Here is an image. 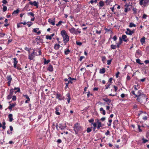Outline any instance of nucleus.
I'll return each instance as SVG.
<instances>
[{
  "label": "nucleus",
  "mask_w": 149,
  "mask_h": 149,
  "mask_svg": "<svg viewBox=\"0 0 149 149\" xmlns=\"http://www.w3.org/2000/svg\"><path fill=\"white\" fill-rule=\"evenodd\" d=\"M61 34L63 38L64 42L65 45L69 41V37L67 35L66 31L64 30H63L61 31Z\"/></svg>",
  "instance_id": "obj_1"
},
{
  "label": "nucleus",
  "mask_w": 149,
  "mask_h": 149,
  "mask_svg": "<svg viewBox=\"0 0 149 149\" xmlns=\"http://www.w3.org/2000/svg\"><path fill=\"white\" fill-rule=\"evenodd\" d=\"M135 97H137V100L140 103L146 102L147 99L146 96L143 94L135 95Z\"/></svg>",
  "instance_id": "obj_2"
},
{
  "label": "nucleus",
  "mask_w": 149,
  "mask_h": 149,
  "mask_svg": "<svg viewBox=\"0 0 149 149\" xmlns=\"http://www.w3.org/2000/svg\"><path fill=\"white\" fill-rule=\"evenodd\" d=\"M75 133L77 134L79 133H80L83 130V128L79 124L77 123L74 125L73 127Z\"/></svg>",
  "instance_id": "obj_3"
},
{
  "label": "nucleus",
  "mask_w": 149,
  "mask_h": 149,
  "mask_svg": "<svg viewBox=\"0 0 149 149\" xmlns=\"http://www.w3.org/2000/svg\"><path fill=\"white\" fill-rule=\"evenodd\" d=\"M69 31L70 32L73 34H74L75 35H78V33H81V31L80 30H80H77L78 29H76L74 28V27H72L71 29H68Z\"/></svg>",
  "instance_id": "obj_4"
},
{
  "label": "nucleus",
  "mask_w": 149,
  "mask_h": 149,
  "mask_svg": "<svg viewBox=\"0 0 149 149\" xmlns=\"http://www.w3.org/2000/svg\"><path fill=\"white\" fill-rule=\"evenodd\" d=\"M149 2V0H140L139 4L140 5L142 6L143 7H145L148 6Z\"/></svg>",
  "instance_id": "obj_5"
},
{
  "label": "nucleus",
  "mask_w": 149,
  "mask_h": 149,
  "mask_svg": "<svg viewBox=\"0 0 149 149\" xmlns=\"http://www.w3.org/2000/svg\"><path fill=\"white\" fill-rule=\"evenodd\" d=\"M134 30H133L131 31L128 28L127 29V31L125 32V33L127 35H131L134 33Z\"/></svg>",
  "instance_id": "obj_6"
},
{
  "label": "nucleus",
  "mask_w": 149,
  "mask_h": 149,
  "mask_svg": "<svg viewBox=\"0 0 149 149\" xmlns=\"http://www.w3.org/2000/svg\"><path fill=\"white\" fill-rule=\"evenodd\" d=\"M29 3L31 5L36 6V8H38V5L39 3L38 2H37L36 1H34L33 2H32L31 1H30L29 2Z\"/></svg>",
  "instance_id": "obj_7"
},
{
  "label": "nucleus",
  "mask_w": 149,
  "mask_h": 149,
  "mask_svg": "<svg viewBox=\"0 0 149 149\" xmlns=\"http://www.w3.org/2000/svg\"><path fill=\"white\" fill-rule=\"evenodd\" d=\"M14 92V91L13 89H11L10 90V93L7 96V98L8 100L10 99L12 97V96Z\"/></svg>",
  "instance_id": "obj_8"
},
{
  "label": "nucleus",
  "mask_w": 149,
  "mask_h": 149,
  "mask_svg": "<svg viewBox=\"0 0 149 149\" xmlns=\"http://www.w3.org/2000/svg\"><path fill=\"white\" fill-rule=\"evenodd\" d=\"M142 52L139 49L136 51V52L135 55L137 57H139L142 55Z\"/></svg>",
  "instance_id": "obj_9"
},
{
  "label": "nucleus",
  "mask_w": 149,
  "mask_h": 149,
  "mask_svg": "<svg viewBox=\"0 0 149 149\" xmlns=\"http://www.w3.org/2000/svg\"><path fill=\"white\" fill-rule=\"evenodd\" d=\"M8 81V86H10V83L11 81L12 80V78L11 75H9L7 76L6 77Z\"/></svg>",
  "instance_id": "obj_10"
},
{
  "label": "nucleus",
  "mask_w": 149,
  "mask_h": 149,
  "mask_svg": "<svg viewBox=\"0 0 149 149\" xmlns=\"http://www.w3.org/2000/svg\"><path fill=\"white\" fill-rule=\"evenodd\" d=\"M55 18H54L53 19L51 18H49L48 20V22L50 24H52L53 25H54L55 24Z\"/></svg>",
  "instance_id": "obj_11"
},
{
  "label": "nucleus",
  "mask_w": 149,
  "mask_h": 149,
  "mask_svg": "<svg viewBox=\"0 0 149 149\" xmlns=\"http://www.w3.org/2000/svg\"><path fill=\"white\" fill-rule=\"evenodd\" d=\"M122 42V39L120 37L119 38V41L118 42L116 43V46H117V47L118 48H119L120 45L121 44Z\"/></svg>",
  "instance_id": "obj_12"
},
{
  "label": "nucleus",
  "mask_w": 149,
  "mask_h": 149,
  "mask_svg": "<svg viewBox=\"0 0 149 149\" xmlns=\"http://www.w3.org/2000/svg\"><path fill=\"white\" fill-rule=\"evenodd\" d=\"M33 31L36 33L38 35H39L41 33V31L39 30V29L38 28L33 29Z\"/></svg>",
  "instance_id": "obj_13"
},
{
  "label": "nucleus",
  "mask_w": 149,
  "mask_h": 149,
  "mask_svg": "<svg viewBox=\"0 0 149 149\" xmlns=\"http://www.w3.org/2000/svg\"><path fill=\"white\" fill-rule=\"evenodd\" d=\"M122 39L124 42H126L128 41V39L127 36L125 35H123L122 36Z\"/></svg>",
  "instance_id": "obj_14"
},
{
  "label": "nucleus",
  "mask_w": 149,
  "mask_h": 149,
  "mask_svg": "<svg viewBox=\"0 0 149 149\" xmlns=\"http://www.w3.org/2000/svg\"><path fill=\"white\" fill-rule=\"evenodd\" d=\"M145 37L143 36L140 39V42L142 45H143L145 43Z\"/></svg>",
  "instance_id": "obj_15"
},
{
  "label": "nucleus",
  "mask_w": 149,
  "mask_h": 149,
  "mask_svg": "<svg viewBox=\"0 0 149 149\" xmlns=\"http://www.w3.org/2000/svg\"><path fill=\"white\" fill-rule=\"evenodd\" d=\"M103 100L104 101L107 102V104L108 105L110 103L111 101V100H110L107 98H103Z\"/></svg>",
  "instance_id": "obj_16"
},
{
  "label": "nucleus",
  "mask_w": 149,
  "mask_h": 149,
  "mask_svg": "<svg viewBox=\"0 0 149 149\" xmlns=\"http://www.w3.org/2000/svg\"><path fill=\"white\" fill-rule=\"evenodd\" d=\"M70 50L68 49H66L64 50V54L65 55H67L70 54Z\"/></svg>",
  "instance_id": "obj_17"
},
{
  "label": "nucleus",
  "mask_w": 149,
  "mask_h": 149,
  "mask_svg": "<svg viewBox=\"0 0 149 149\" xmlns=\"http://www.w3.org/2000/svg\"><path fill=\"white\" fill-rule=\"evenodd\" d=\"M60 45L58 44H56L54 46V48L55 50H58L59 49Z\"/></svg>",
  "instance_id": "obj_18"
},
{
  "label": "nucleus",
  "mask_w": 149,
  "mask_h": 149,
  "mask_svg": "<svg viewBox=\"0 0 149 149\" xmlns=\"http://www.w3.org/2000/svg\"><path fill=\"white\" fill-rule=\"evenodd\" d=\"M129 6L128 5H127V4H126L125 5V8L124 10V11L125 12H127L128 11L130 10V8H128V7Z\"/></svg>",
  "instance_id": "obj_19"
},
{
  "label": "nucleus",
  "mask_w": 149,
  "mask_h": 149,
  "mask_svg": "<svg viewBox=\"0 0 149 149\" xmlns=\"http://www.w3.org/2000/svg\"><path fill=\"white\" fill-rule=\"evenodd\" d=\"M8 118L9 119V121L12 122L13 120V115L12 114H10L8 115Z\"/></svg>",
  "instance_id": "obj_20"
},
{
  "label": "nucleus",
  "mask_w": 149,
  "mask_h": 149,
  "mask_svg": "<svg viewBox=\"0 0 149 149\" xmlns=\"http://www.w3.org/2000/svg\"><path fill=\"white\" fill-rule=\"evenodd\" d=\"M66 96L67 97V101L68 103H69L70 102V100L71 99L70 94L69 93H67L66 94Z\"/></svg>",
  "instance_id": "obj_21"
},
{
  "label": "nucleus",
  "mask_w": 149,
  "mask_h": 149,
  "mask_svg": "<svg viewBox=\"0 0 149 149\" xmlns=\"http://www.w3.org/2000/svg\"><path fill=\"white\" fill-rule=\"evenodd\" d=\"M66 126H63L61 124L59 125V127L61 130H63L65 129L66 128Z\"/></svg>",
  "instance_id": "obj_22"
},
{
  "label": "nucleus",
  "mask_w": 149,
  "mask_h": 149,
  "mask_svg": "<svg viewBox=\"0 0 149 149\" xmlns=\"http://www.w3.org/2000/svg\"><path fill=\"white\" fill-rule=\"evenodd\" d=\"M47 70L50 72H52L53 71V68L52 66H49L47 68Z\"/></svg>",
  "instance_id": "obj_23"
},
{
  "label": "nucleus",
  "mask_w": 149,
  "mask_h": 149,
  "mask_svg": "<svg viewBox=\"0 0 149 149\" xmlns=\"http://www.w3.org/2000/svg\"><path fill=\"white\" fill-rule=\"evenodd\" d=\"M104 3L102 1H100L99 3V6L100 7H102L104 5Z\"/></svg>",
  "instance_id": "obj_24"
},
{
  "label": "nucleus",
  "mask_w": 149,
  "mask_h": 149,
  "mask_svg": "<svg viewBox=\"0 0 149 149\" xmlns=\"http://www.w3.org/2000/svg\"><path fill=\"white\" fill-rule=\"evenodd\" d=\"M15 106V104H10V106L8 107V109L11 110L12 108L14 107Z\"/></svg>",
  "instance_id": "obj_25"
},
{
  "label": "nucleus",
  "mask_w": 149,
  "mask_h": 149,
  "mask_svg": "<svg viewBox=\"0 0 149 149\" xmlns=\"http://www.w3.org/2000/svg\"><path fill=\"white\" fill-rule=\"evenodd\" d=\"M105 70L104 68L100 69V73L101 74H103L105 73Z\"/></svg>",
  "instance_id": "obj_26"
},
{
  "label": "nucleus",
  "mask_w": 149,
  "mask_h": 149,
  "mask_svg": "<svg viewBox=\"0 0 149 149\" xmlns=\"http://www.w3.org/2000/svg\"><path fill=\"white\" fill-rule=\"evenodd\" d=\"M13 65H17V64L18 63V61L17 60V58H14L13 59Z\"/></svg>",
  "instance_id": "obj_27"
},
{
  "label": "nucleus",
  "mask_w": 149,
  "mask_h": 149,
  "mask_svg": "<svg viewBox=\"0 0 149 149\" xmlns=\"http://www.w3.org/2000/svg\"><path fill=\"white\" fill-rule=\"evenodd\" d=\"M117 47V46L116 45H111V49H115Z\"/></svg>",
  "instance_id": "obj_28"
},
{
  "label": "nucleus",
  "mask_w": 149,
  "mask_h": 149,
  "mask_svg": "<svg viewBox=\"0 0 149 149\" xmlns=\"http://www.w3.org/2000/svg\"><path fill=\"white\" fill-rule=\"evenodd\" d=\"M136 25L134 24L133 23V22H131L130 24V25H129V26L130 27H136Z\"/></svg>",
  "instance_id": "obj_29"
},
{
  "label": "nucleus",
  "mask_w": 149,
  "mask_h": 149,
  "mask_svg": "<svg viewBox=\"0 0 149 149\" xmlns=\"http://www.w3.org/2000/svg\"><path fill=\"white\" fill-rule=\"evenodd\" d=\"M36 41L38 40H39L40 41H42L43 40L41 38L40 36H37L36 38Z\"/></svg>",
  "instance_id": "obj_30"
},
{
  "label": "nucleus",
  "mask_w": 149,
  "mask_h": 149,
  "mask_svg": "<svg viewBox=\"0 0 149 149\" xmlns=\"http://www.w3.org/2000/svg\"><path fill=\"white\" fill-rule=\"evenodd\" d=\"M136 62L137 63L139 64L142 65L143 64V62L142 63L141 61L139 59H136Z\"/></svg>",
  "instance_id": "obj_31"
},
{
  "label": "nucleus",
  "mask_w": 149,
  "mask_h": 149,
  "mask_svg": "<svg viewBox=\"0 0 149 149\" xmlns=\"http://www.w3.org/2000/svg\"><path fill=\"white\" fill-rule=\"evenodd\" d=\"M100 111H102V114L103 115H104L105 114H106L105 111V110H104L103 109V108L101 107V108H100Z\"/></svg>",
  "instance_id": "obj_32"
},
{
  "label": "nucleus",
  "mask_w": 149,
  "mask_h": 149,
  "mask_svg": "<svg viewBox=\"0 0 149 149\" xmlns=\"http://www.w3.org/2000/svg\"><path fill=\"white\" fill-rule=\"evenodd\" d=\"M50 60H46L45 58L44 59V63L45 65H47L49 62Z\"/></svg>",
  "instance_id": "obj_33"
},
{
  "label": "nucleus",
  "mask_w": 149,
  "mask_h": 149,
  "mask_svg": "<svg viewBox=\"0 0 149 149\" xmlns=\"http://www.w3.org/2000/svg\"><path fill=\"white\" fill-rule=\"evenodd\" d=\"M19 11V10L18 9H17V10H14L13 13L12 14H18Z\"/></svg>",
  "instance_id": "obj_34"
},
{
  "label": "nucleus",
  "mask_w": 149,
  "mask_h": 149,
  "mask_svg": "<svg viewBox=\"0 0 149 149\" xmlns=\"http://www.w3.org/2000/svg\"><path fill=\"white\" fill-rule=\"evenodd\" d=\"M17 89V90L16 91H15V93H16L17 92H20V89L19 88L15 87L14 88L13 90H16Z\"/></svg>",
  "instance_id": "obj_35"
},
{
  "label": "nucleus",
  "mask_w": 149,
  "mask_h": 149,
  "mask_svg": "<svg viewBox=\"0 0 149 149\" xmlns=\"http://www.w3.org/2000/svg\"><path fill=\"white\" fill-rule=\"evenodd\" d=\"M58 108L56 107L55 108L56 111H55L56 114L57 115H59L60 114V113L58 111Z\"/></svg>",
  "instance_id": "obj_36"
},
{
  "label": "nucleus",
  "mask_w": 149,
  "mask_h": 149,
  "mask_svg": "<svg viewBox=\"0 0 149 149\" xmlns=\"http://www.w3.org/2000/svg\"><path fill=\"white\" fill-rule=\"evenodd\" d=\"M61 97V95L59 94H56V98L58 99L59 100H61V99L60 98Z\"/></svg>",
  "instance_id": "obj_37"
},
{
  "label": "nucleus",
  "mask_w": 149,
  "mask_h": 149,
  "mask_svg": "<svg viewBox=\"0 0 149 149\" xmlns=\"http://www.w3.org/2000/svg\"><path fill=\"white\" fill-rule=\"evenodd\" d=\"M62 23H64V22L62 21H60L58 22V24H56V25L57 26H58L60 25Z\"/></svg>",
  "instance_id": "obj_38"
},
{
  "label": "nucleus",
  "mask_w": 149,
  "mask_h": 149,
  "mask_svg": "<svg viewBox=\"0 0 149 149\" xmlns=\"http://www.w3.org/2000/svg\"><path fill=\"white\" fill-rule=\"evenodd\" d=\"M27 14L28 15H31L33 17H34V14L32 12H29L27 13Z\"/></svg>",
  "instance_id": "obj_39"
},
{
  "label": "nucleus",
  "mask_w": 149,
  "mask_h": 149,
  "mask_svg": "<svg viewBox=\"0 0 149 149\" xmlns=\"http://www.w3.org/2000/svg\"><path fill=\"white\" fill-rule=\"evenodd\" d=\"M46 39H49V40H51L52 39V38L49 35H47L46 36Z\"/></svg>",
  "instance_id": "obj_40"
},
{
  "label": "nucleus",
  "mask_w": 149,
  "mask_h": 149,
  "mask_svg": "<svg viewBox=\"0 0 149 149\" xmlns=\"http://www.w3.org/2000/svg\"><path fill=\"white\" fill-rule=\"evenodd\" d=\"M23 96L25 97L27 99V100H30V98L28 95H23Z\"/></svg>",
  "instance_id": "obj_41"
},
{
  "label": "nucleus",
  "mask_w": 149,
  "mask_h": 149,
  "mask_svg": "<svg viewBox=\"0 0 149 149\" xmlns=\"http://www.w3.org/2000/svg\"><path fill=\"white\" fill-rule=\"evenodd\" d=\"M98 124L97 128L98 129H99L100 127H102L101 123V122H98Z\"/></svg>",
  "instance_id": "obj_42"
},
{
  "label": "nucleus",
  "mask_w": 149,
  "mask_h": 149,
  "mask_svg": "<svg viewBox=\"0 0 149 149\" xmlns=\"http://www.w3.org/2000/svg\"><path fill=\"white\" fill-rule=\"evenodd\" d=\"M7 7L6 6H3V12H5L7 10Z\"/></svg>",
  "instance_id": "obj_43"
},
{
  "label": "nucleus",
  "mask_w": 149,
  "mask_h": 149,
  "mask_svg": "<svg viewBox=\"0 0 149 149\" xmlns=\"http://www.w3.org/2000/svg\"><path fill=\"white\" fill-rule=\"evenodd\" d=\"M76 43L77 45L80 46L82 44L81 42L78 41H76Z\"/></svg>",
  "instance_id": "obj_44"
},
{
  "label": "nucleus",
  "mask_w": 149,
  "mask_h": 149,
  "mask_svg": "<svg viewBox=\"0 0 149 149\" xmlns=\"http://www.w3.org/2000/svg\"><path fill=\"white\" fill-rule=\"evenodd\" d=\"M92 130L91 129L90 127H88L86 131L88 133L91 132Z\"/></svg>",
  "instance_id": "obj_45"
},
{
  "label": "nucleus",
  "mask_w": 149,
  "mask_h": 149,
  "mask_svg": "<svg viewBox=\"0 0 149 149\" xmlns=\"http://www.w3.org/2000/svg\"><path fill=\"white\" fill-rule=\"evenodd\" d=\"M29 3L27 4L25 6L24 9L25 10H27L28 9V8L29 7Z\"/></svg>",
  "instance_id": "obj_46"
},
{
  "label": "nucleus",
  "mask_w": 149,
  "mask_h": 149,
  "mask_svg": "<svg viewBox=\"0 0 149 149\" xmlns=\"http://www.w3.org/2000/svg\"><path fill=\"white\" fill-rule=\"evenodd\" d=\"M22 24V22L20 23H18L17 24V27L19 28L20 27H22V26H21V25Z\"/></svg>",
  "instance_id": "obj_47"
},
{
  "label": "nucleus",
  "mask_w": 149,
  "mask_h": 149,
  "mask_svg": "<svg viewBox=\"0 0 149 149\" xmlns=\"http://www.w3.org/2000/svg\"><path fill=\"white\" fill-rule=\"evenodd\" d=\"M117 39V37L116 36H114L113 38V39L114 41H115Z\"/></svg>",
  "instance_id": "obj_48"
},
{
  "label": "nucleus",
  "mask_w": 149,
  "mask_h": 149,
  "mask_svg": "<svg viewBox=\"0 0 149 149\" xmlns=\"http://www.w3.org/2000/svg\"><path fill=\"white\" fill-rule=\"evenodd\" d=\"M142 140L143 141V143H146L148 141L147 139H146L144 138H143Z\"/></svg>",
  "instance_id": "obj_49"
},
{
  "label": "nucleus",
  "mask_w": 149,
  "mask_h": 149,
  "mask_svg": "<svg viewBox=\"0 0 149 149\" xmlns=\"http://www.w3.org/2000/svg\"><path fill=\"white\" fill-rule=\"evenodd\" d=\"M112 60H108L107 61V64L108 65H109L111 64V62Z\"/></svg>",
  "instance_id": "obj_50"
},
{
  "label": "nucleus",
  "mask_w": 149,
  "mask_h": 149,
  "mask_svg": "<svg viewBox=\"0 0 149 149\" xmlns=\"http://www.w3.org/2000/svg\"><path fill=\"white\" fill-rule=\"evenodd\" d=\"M85 58V57L84 56H80L79 60L80 61H81L82 59Z\"/></svg>",
  "instance_id": "obj_51"
},
{
  "label": "nucleus",
  "mask_w": 149,
  "mask_h": 149,
  "mask_svg": "<svg viewBox=\"0 0 149 149\" xmlns=\"http://www.w3.org/2000/svg\"><path fill=\"white\" fill-rule=\"evenodd\" d=\"M29 24H28L27 25L28 26V27H30L33 24V22H29Z\"/></svg>",
  "instance_id": "obj_52"
},
{
  "label": "nucleus",
  "mask_w": 149,
  "mask_h": 149,
  "mask_svg": "<svg viewBox=\"0 0 149 149\" xmlns=\"http://www.w3.org/2000/svg\"><path fill=\"white\" fill-rule=\"evenodd\" d=\"M147 17V15H146L144 14L143 15V17H142V18L143 19H146V17Z\"/></svg>",
  "instance_id": "obj_53"
},
{
  "label": "nucleus",
  "mask_w": 149,
  "mask_h": 149,
  "mask_svg": "<svg viewBox=\"0 0 149 149\" xmlns=\"http://www.w3.org/2000/svg\"><path fill=\"white\" fill-rule=\"evenodd\" d=\"M29 58L30 60H32L33 59V56L32 55H31V56H29Z\"/></svg>",
  "instance_id": "obj_54"
},
{
  "label": "nucleus",
  "mask_w": 149,
  "mask_h": 149,
  "mask_svg": "<svg viewBox=\"0 0 149 149\" xmlns=\"http://www.w3.org/2000/svg\"><path fill=\"white\" fill-rule=\"evenodd\" d=\"M144 62L146 64H148L149 63V60H145Z\"/></svg>",
  "instance_id": "obj_55"
},
{
  "label": "nucleus",
  "mask_w": 149,
  "mask_h": 149,
  "mask_svg": "<svg viewBox=\"0 0 149 149\" xmlns=\"http://www.w3.org/2000/svg\"><path fill=\"white\" fill-rule=\"evenodd\" d=\"M12 100H13V101H15L16 100V97L15 96H13V98H12Z\"/></svg>",
  "instance_id": "obj_56"
},
{
  "label": "nucleus",
  "mask_w": 149,
  "mask_h": 149,
  "mask_svg": "<svg viewBox=\"0 0 149 149\" xmlns=\"http://www.w3.org/2000/svg\"><path fill=\"white\" fill-rule=\"evenodd\" d=\"M94 121L93 119H91L89 120V122L92 124H93V122Z\"/></svg>",
  "instance_id": "obj_57"
},
{
  "label": "nucleus",
  "mask_w": 149,
  "mask_h": 149,
  "mask_svg": "<svg viewBox=\"0 0 149 149\" xmlns=\"http://www.w3.org/2000/svg\"><path fill=\"white\" fill-rule=\"evenodd\" d=\"M14 67L15 68H17L18 70H19L20 69H21L19 67V66H14Z\"/></svg>",
  "instance_id": "obj_58"
},
{
  "label": "nucleus",
  "mask_w": 149,
  "mask_h": 149,
  "mask_svg": "<svg viewBox=\"0 0 149 149\" xmlns=\"http://www.w3.org/2000/svg\"><path fill=\"white\" fill-rule=\"evenodd\" d=\"M111 84H109L107 85H106L105 86L106 87V89H108L109 88L110 86V85Z\"/></svg>",
  "instance_id": "obj_59"
},
{
  "label": "nucleus",
  "mask_w": 149,
  "mask_h": 149,
  "mask_svg": "<svg viewBox=\"0 0 149 149\" xmlns=\"http://www.w3.org/2000/svg\"><path fill=\"white\" fill-rule=\"evenodd\" d=\"M106 60V58L104 56H103L102 57V60L104 62Z\"/></svg>",
  "instance_id": "obj_60"
},
{
  "label": "nucleus",
  "mask_w": 149,
  "mask_h": 149,
  "mask_svg": "<svg viewBox=\"0 0 149 149\" xmlns=\"http://www.w3.org/2000/svg\"><path fill=\"white\" fill-rule=\"evenodd\" d=\"M130 77L129 76L127 75V80L128 81L130 80Z\"/></svg>",
  "instance_id": "obj_61"
},
{
  "label": "nucleus",
  "mask_w": 149,
  "mask_h": 149,
  "mask_svg": "<svg viewBox=\"0 0 149 149\" xmlns=\"http://www.w3.org/2000/svg\"><path fill=\"white\" fill-rule=\"evenodd\" d=\"M110 132L109 131V130H107V132L105 133V135H109V134Z\"/></svg>",
  "instance_id": "obj_62"
},
{
  "label": "nucleus",
  "mask_w": 149,
  "mask_h": 149,
  "mask_svg": "<svg viewBox=\"0 0 149 149\" xmlns=\"http://www.w3.org/2000/svg\"><path fill=\"white\" fill-rule=\"evenodd\" d=\"M113 87L114 88V90H115V92L117 90V89H118L117 87L115 86H113Z\"/></svg>",
  "instance_id": "obj_63"
},
{
  "label": "nucleus",
  "mask_w": 149,
  "mask_h": 149,
  "mask_svg": "<svg viewBox=\"0 0 149 149\" xmlns=\"http://www.w3.org/2000/svg\"><path fill=\"white\" fill-rule=\"evenodd\" d=\"M5 35V33H1L0 34V36L2 37H3V36Z\"/></svg>",
  "instance_id": "obj_64"
}]
</instances>
